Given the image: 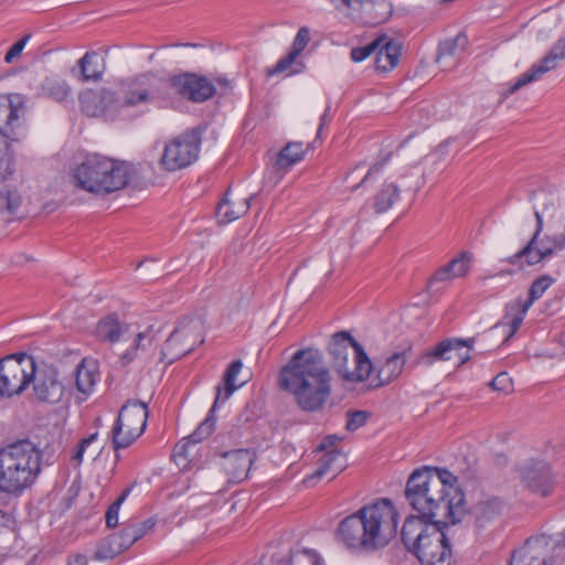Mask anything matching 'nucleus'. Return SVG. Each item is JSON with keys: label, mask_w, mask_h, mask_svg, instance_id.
<instances>
[{"label": "nucleus", "mask_w": 565, "mask_h": 565, "mask_svg": "<svg viewBox=\"0 0 565 565\" xmlns=\"http://www.w3.org/2000/svg\"><path fill=\"white\" fill-rule=\"evenodd\" d=\"M405 497L409 505L429 523L454 525L466 514L465 493L458 478L447 469H416L406 482Z\"/></svg>", "instance_id": "obj_1"}, {"label": "nucleus", "mask_w": 565, "mask_h": 565, "mask_svg": "<svg viewBox=\"0 0 565 565\" xmlns=\"http://www.w3.org/2000/svg\"><path fill=\"white\" fill-rule=\"evenodd\" d=\"M328 353L335 373L344 383H362L373 374L370 383L372 388L386 386L398 379L407 361L406 351H403L394 352L373 364L362 345L347 331L331 337Z\"/></svg>", "instance_id": "obj_2"}, {"label": "nucleus", "mask_w": 565, "mask_h": 565, "mask_svg": "<svg viewBox=\"0 0 565 565\" xmlns=\"http://www.w3.org/2000/svg\"><path fill=\"white\" fill-rule=\"evenodd\" d=\"M331 381L323 353L315 348L295 352L278 374L279 388L291 395L305 412L323 408L332 392Z\"/></svg>", "instance_id": "obj_3"}, {"label": "nucleus", "mask_w": 565, "mask_h": 565, "mask_svg": "<svg viewBox=\"0 0 565 565\" xmlns=\"http://www.w3.org/2000/svg\"><path fill=\"white\" fill-rule=\"evenodd\" d=\"M397 526L398 512L390 499L383 498L344 518L337 535L349 548L374 552L390 544Z\"/></svg>", "instance_id": "obj_4"}, {"label": "nucleus", "mask_w": 565, "mask_h": 565, "mask_svg": "<svg viewBox=\"0 0 565 565\" xmlns=\"http://www.w3.org/2000/svg\"><path fill=\"white\" fill-rule=\"evenodd\" d=\"M132 174L134 169L128 162L90 154L72 170L71 179L76 188L105 195L126 188Z\"/></svg>", "instance_id": "obj_5"}, {"label": "nucleus", "mask_w": 565, "mask_h": 565, "mask_svg": "<svg viewBox=\"0 0 565 565\" xmlns=\"http://www.w3.org/2000/svg\"><path fill=\"white\" fill-rule=\"evenodd\" d=\"M42 454L29 440L0 448V491L20 494L31 487L41 472Z\"/></svg>", "instance_id": "obj_6"}, {"label": "nucleus", "mask_w": 565, "mask_h": 565, "mask_svg": "<svg viewBox=\"0 0 565 565\" xmlns=\"http://www.w3.org/2000/svg\"><path fill=\"white\" fill-rule=\"evenodd\" d=\"M25 106L19 95H0V182L14 172V159L9 142H20L26 136Z\"/></svg>", "instance_id": "obj_7"}, {"label": "nucleus", "mask_w": 565, "mask_h": 565, "mask_svg": "<svg viewBox=\"0 0 565 565\" xmlns=\"http://www.w3.org/2000/svg\"><path fill=\"white\" fill-rule=\"evenodd\" d=\"M166 79L148 71L121 79L118 84L117 105L136 107L164 97Z\"/></svg>", "instance_id": "obj_8"}, {"label": "nucleus", "mask_w": 565, "mask_h": 565, "mask_svg": "<svg viewBox=\"0 0 565 565\" xmlns=\"http://www.w3.org/2000/svg\"><path fill=\"white\" fill-rule=\"evenodd\" d=\"M148 417L147 404L135 399L127 401L111 429L114 449H124L132 445L143 434Z\"/></svg>", "instance_id": "obj_9"}, {"label": "nucleus", "mask_w": 565, "mask_h": 565, "mask_svg": "<svg viewBox=\"0 0 565 565\" xmlns=\"http://www.w3.org/2000/svg\"><path fill=\"white\" fill-rule=\"evenodd\" d=\"M34 377L33 356L22 353L0 360V397L20 395Z\"/></svg>", "instance_id": "obj_10"}, {"label": "nucleus", "mask_w": 565, "mask_h": 565, "mask_svg": "<svg viewBox=\"0 0 565 565\" xmlns=\"http://www.w3.org/2000/svg\"><path fill=\"white\" fill-rule=\"evenodd\" d=\"M201 146V131L193 128L170 139L163 148L159 163L169 172L184 169L199 157Z\"/></svg>", "instance_id": "obj_11"}, {"label": "nucleus", "mask_w": 565, "mask_h": 565, "mask_svg": "<svg viewBox=\"0 0 565 565\" xmlns=\"http://www.w3.org/2000/svg\"><path fill=\"white\" fill-rule=\"evenodd\" d=\"M554 282L555 279L552 276L542 275L532 282L526 300L519 297L507 303L504 316L497 326L508 328L505 341L519 330L533 302L540 299Z\"/></svg>", "instance_id": "obj_12"}, {"label": "nucleus", "mask_w": 565, "mask_h": 565, "mask_svg": "<svg viewBox=\"0 0 565 565\" xmlns=\"http://www.w3.org/2000/svg\"><path fill=\"white\" fill-rule=\"evenodd\" d=\"M565 248V232L553 235H541L534 244L531 239L527 244L514 255L510 256L507 262L511 265H518L520 268L524 266H534L541 262L554 256L556 253Z\"/></svg>", "instance_id": "obj_13"}, {"label": "nucleus", "mask_w": 565, "mask_h": 565, "mask_svg": "<svg viewBox=\"0 0 565 565\" xmlns=\"http://www.w3.org/2000/svg\"><path fill=\"white\" fill-rule=\"evenodd\" d=\"M201 323L189 319L182 321L167 339L162 348V358L170 363L191 352L196 343H201Z\"/></svg>", "instance_id": "obj_14"}, {"label": "nucleus", "mask_w": 565, "mask_h": 565, "mask_svg": "<svg viewBox=\"0 0 565 565\" xmlns=\"http://www.w3.org/2000/svg\"><path fill=\"white\" fill-rule=\"evenodd\" d=\"M166 83L174 94L193 103H203L215 94V86L205 76L193 73L172 76Z\"/></svg>", "instance_id": "obj_15"}, {"label": "nucleus", "mask_w": 565, "mask_h": 565, "mask_svg": "<svg viewBox=\"0 0 565 565\" xmlns=\"http://www.w3.org/2000/svg\"><path fill=\"white\" fill-rule=\"evenodd\" d=\"M563 60H565V38L558 39L540 61L520 75L515 83L508 88L507 95L514 94L520 88L540 79L546 73L555 70Z\"/></svg>", "instance_id": "obj_16"}, {"label": "nucleus", "mask_w": 565, "mask_h": 565, "mask_svg": "<svg viewBox=\"0 0 565 565\" xmlns=\"http://www.w3.org/2000/svg\"><path fill=\"white\" fill-rule=\"evenodd\" d=\"M423 565H450L451 550L444 532L430 527L429 535L413 553Z\"/></svg>", "instance_id": "obj_17"}, {"label": "nucleus", "mask_w": 565, "mask_h": 565, "mask_svg": "<svg viewBox=\"0 0 565 565\" xmlns=\"http://www.w3.org/2000/svg\"><path fill=\"white\" fill-rule=\"evenodd\" d=\"M519 477L532 492L546 497L551 493L553 483L550 467L543 461H529L519 467Z\"/></svg>", "instance_id": "obj_18"}, {"label": "nucleus", "mask_w": 565, "mask_h": 565, "mask_svg": "<svg viewBox=\"0 0 565 565\" xmlns=\"http://www.w3.org/2000/svg\"><path fill=\"white\" fill-rule=\"evenodd\" d=\"M33 390L36 398L42 402L55 403L63 395V385L57 379L56 370L52 367L36 370L34 362Z\"/></svg>", "instance_id": "obj_19"}, {"label": "nucleus", "mask_w": 565, "mask_h": 565, "mask_svg": "<svg viewBox=\"0 0 565 565\" xmlns=\"http://www.w3.org/2000/svg\"><path fill=\"white\" fill-rule=\"evenodd\" d=\"M79 103L84 114L96 117L117 105L116 93L107 88L86 89L79 94Z\"/></svg>", "instance_id": "obj_20"}, {"label": "nucleus", "mask_w": 565, "mask_h": 565, "mask_svg": "<svg viewBox=\"0 0 565 565\" xmlns=\"http://www.w3.org/2000/svg\"><path fill=\"white\" fill-rule=\"evenodd\" d=\"M461 352L460 342L457 338H449L440 341L434 348L422 352L414 361L415 366L430 367L438 361L458 360Z\"/></svg>", "instance_id": "obj_21"}, {"label": "nucleus", "mask_w": 565, "mask_h": 565, "mask_svg": "<svg viewBox=\"0 0 565 565\" xmlns=\"http://www.w3.org/2000/svg\"><path fill=\"white\" fill-rule=\"evenodd\" d=\"M254 461V454L247 449H237L223 455L222 468L232 482L245 480Z\"/></svg>", "instance_id": "obj_22"}, {"label": "nucleus", "mask_w": 565, "mask_h": 565, "mask_svg": "<svg viewBox=\"0 0 565 565\" xmlns=\"http://www.w3.org/2000/svg\"><path fill=\"white\" fill-rule=\"evenodd\" d=\"M504 503L495 497L478 501L470 510V515L477 529H486L500 518Z\"/></svg>", "instance_id": "obj_23"}, {"label": "nucleus", "mask_w": 565, "mask_h": 565, "mask_svg": "<svg viewBox=\"0 0 565 565\" xmlns=\"http://www.w3.org/2000/svg\"><path fill=\"white\" fill-rule=\"evenodd\" d=\"M250 198L233 193L228 190L217 205V217L221 223H231L243 216L250 206Z\"/></svg>", "instance_id": "obj_24"}, {"label": "nucleus", "mask_w": 565, "mask_h": 565, "mask_svg": "<svg viewBox=\"0 0 565 565\" xmlns=\"http://www.w3.org/2000/svg\"><path fill=\"white\" fill-rule=\"evenodd\" d=\"M428 522L420 514L408 516L402 526V541L405 547L411 552L422 544L425 537L429 535L430 527L425 523Z\"/></svg>", "instance_id": "obj_25"}, {"label": "nucleus", "mask_w": 565, "mask_h": 565, "mask_svg": "<svg viewBox=\"0 0 565 565\" xmlns=\"http://www.w3.org/2000/svg\"><path fill=\"white\" fill-rule=\"evenodd\" d=\"M221 402V386H216V396L214 404L210 411V414L214 412L217 404ZM215 420L209 415L204 422H202L199 427L186 438H183L177 446L175 451L178 455L188 457L189 456V447L191 445H195L203 439L207 438L214 430Z\"/></svg>", "instance_id": "obj_26"}, {"label": "nucleus", "mask_w": 565, "mask_h": 565, "mask_svg": "<svg viewBox=\"0 0 565 565\" xmlns=\"http://www.w3.org/2000/svg\"><path fill=\"white\" fill-rule=\"evenodd\" d=\"M468 40L466 35L458 34L452 39L445 40L439 45L437 62L444 70L455 67L466 50Z\"/></svg>", "instance_id": "obj_27"}, {"label": "nucleus", "mask_w": 565, "mask_h": 565, "mask_svg": "<svg viewBox=\"0 0 565 565\" xmlns=\"http://www.w3.org/2000/svg\"><path fill=\"white\" fill-rule=\"evenodd\" d=\"M345 467L347 458L344 454L340 450L331 449L323 452V455L319 458L318 467L313 475L308 478V481L311 479H320L324 476H330V479H333Z\"/></svg>", "instance_id": "obj_28"}, {"label": "nucleus", "mask_w": 565, "mask_h": 565, "mask_svg": "<svg viewBox=\"0 0 565 565\" xmlns=\"http://www.w3.org/2000/svg\"><path fill=\"white\" fill-rule=\"evenodd\" d=\"M99 380L98 364L93 359H83L75 372V385L79 393L89 395Z\"/></svg>", "instance_id": "obj_29"}, {"label": "nucleus", "mask_w": 565, "mask_h": 565, "mask_svg": "<svg viewBox=\"0 0 565 565\" xmlns=\"http://www.w3.org/2000/svg\"><path fill=\"white\" fill-rule=\"evenodd\" d=\"M472 262V255L468 252L460 253L451 259L447 265L440 267L433 275V281H446L455 278L463 277L468 274Z\"/></svg>", "instance_id": "obj_30"}, {"label": "nucleus", "mask_w": 565, "mask_h": 565, "mask_svg": "<svg viewBox=\"0 0 565 565\" xmlns=\"http://www.w3.org/2000/svg\"><path fill=\"white\" fill-rule=\"evenodd\" d=\"M130 546V541H127L124 531L114 533L98 543L94 558L97 561L111 559Z\"/></svg>", "instance_id": "obj_31"}, {"label": "nucleus", "mask_w": 565, "mask_h": 565, "mask_svg": "<svg viewBox=\"0 0 565 565\" xmlns=\"http://www.w3.org/2000/svg\"><path fill=\"white\" fill-rule=\"evenodd\" d=\"M376 51L375 66L379 71L387 72L397 65L401 55L398 43L391 40H381Z\"/></svg>", "instance_id": "obj_32"}, {"label": "nucleus", "mask_w": 565, "mask_h": 565, "mask_svg": "<svg viewBox=\"0 0 565 565\" xmlns=\"http://www.w3.org/2000/svg\"><path fill=\"white\" fill-rule=\"evenodd\" d=\"M127 326L120 323L115 315H109L98 321L95 328V335L98 340L115 343L119 341Z\"/></svg>", "instance_id": "obj_33"}, {"label": "nucleus", "mask_w": 565, "mask_h": 565, "mask_svg": "<svg viewBox=\"0 0 565 565\" xmlns=\"http://www.w3.org/2000/svg\"><path fill=\"white\" fill-rule=\"evenodd\" d=\"M99 55L95 51H89L78 60L79 79L83 82H97L102 78L105 66L99 63Z\"/></svg>", "instance_id": "obj_34"}, {"label": "nucleus", "mask_w": 565, "mask_h": 565, "mask_svg": "<svg viewBox=\"0 0 565 565\" xmlns=\"http://www.w3.org/2000/svg\"><path fill=\"white\" fill-rule=\"evenodd\" d=\"M399 199V188L394 182H384L374 195V210L376 213L388 211Z\"/></svg>", "instance_id": "obj_35"}, {"label": "nucleus", "mask_w": 565, "mask_h": 565, "mask_svg": "<svg viewBox=\"0 0 565 565\" xmlns=\"http://www.w3.org/2000/svg\"><path fill=\"white\" fill-rule=\"evenodd\" d=\"M306 148L302 142H288L278 153L275 166L279 170H288L290 167L305 158Z\"/></svg>", "instance_id": "obj_36"}, {"label": "nucleus", "mask_w": 565, "mask_h": 565, "mask_svg": "<svg viewBox=\"0 0 565 565\" xmlns=\"http://www.w3.org/2000/svg\"><path fill=\"white\" fill-rule=\"evenodd\" d=\"M41 89L45 96L56 102H63L72 94L71 86L58 76L46 77L41 85Z\"/></svg>", "instance_id": "obj_37"}, {"label": "nucleus", "mask_w": 565, "mask_h": 565, "mask_svg": "<svg viewBox=\"0 0 565 565\" xmlns=\"http://www.w3.org/2000/svg\"><path fill=\"white\" fill-rule=\"evenodd\" d=\"M156 340V332L153 327H148L145 331L139 332L135 340L132 347L121 356V360L125 363L131 362L137 356L138 350H146L151 347Z\"/></svg>", "instance_id": "obj_38"}, {"label": "nucleus", "mask_w": 565, "mask_h": 565, "mask_svg": "<svg viewBox=\"0 0 565 565\" xmlns=\"http://www.w3.org/2000/svg\"><path fill=\"white\" fill-rule=\"evenodd\" d=\"M305 63L299 60V55L289 52L285 57L280 58L276 65L267 71V75L273 76L278 73H287L288 75L299 74L303 71Z\"/></svg>", "instance_id": "obj_39"}, {"label": "nucleus", "mask_w": 565, "mask_h": 565, "mask_svg": "<svg viewBox=\"0 0 565 565\" xmlns=\"http://www.w3.org/2000/svg\"><path fill=\"white\" fill-rule=\"evenodd\" d=\"M243 363L241 360L233 361L224 373V396H221V401H226L235 390L244 384V382L236 383V377L241 373Z\"/></svg>", "instance_id": "obj_40"}, {"label": "nucleus", "mask_w": 565, "mask_h": 565, "mask_svg": "<svg viewBox=\"0 0 565 565\" xmlns=\"http://www.w3.org/2000/svg\"><path fill=\"white\" fill-rule=\"evenodd\" d=\"M154 526V521L151 519L145 520L139 523H132L126 525L122 531L126 535L127 541H130V545L146 535Z\"/></svg>", "instance_id": "obj_41"}, {"label": "nucleus", "mask_w": 565, "mask_h": 565, "mask_svg": "<svg viewBox=\"0 0 565 565\" xmlns=\"http://www.w3.org/2000/svg\"><path fill=\"white\" fill-rule=\"evenodd\" d=\"M21 204V196L17 191H0V213L14 214Z\"/></svg>", "instance_id": "obj_42"}, {"label": "nucleus", "mask_w": 565, "mask_h": 565, "mask_svg": "<svg viewBox=\"0 0 565 565\" xmlns=\"http://www.w3.org/2000/svg\"><path fill=\"white\" fill-rule=\"evenodd\" d=\"M128 490L124 491L115 502H113L106 511V524L108 527H115L118 524V513L121 504L128 495Z\"/></svg>", "instance_id": "obj_43"}, {"label": "nucleus", "mask_w": 565, "mask_h": 565, "mask_svg": "<svg viewBox=\"0 0 565 565\" xmlns=\"http://www.w3.org/2000/svg\"><path fill=\"white\" fill-rule=\"evenodd\" d=\"M310 41V31L307 26H302L298 30L291 45V52H294V55H299L302 53V51L306 49Z\"/></svg>", "instance_id": "obj_44"}, {"label": "nucleus", "mask_w": 565, "mask_h": 565, "mask_svg": "<svg viewBox=\"0 0 565 565\" xmlns=\"http://www.w3.org/2000/svg\"><path fill=\"white\" fill-rule=\"evenodd\" d=\"M370 418V413L365 411H355L348 413V420L345 428L350 431H354L360 427L364 426Z\"/></svg>", "instance_id": "obj_45"}, {"label": "nucleus", "mask_w": 565, "mask_h": 565, "mask_svg": "<svg viewBox=\"0 0 565 565\" xmlns=\"http://www.w3.org/2000/svg\"><path fill=\"white\" fill-rule=\"evenodd\" d=\"M381 39H377L373 41L372 43L362 46V47H354L351 51V58L354 62H362L366 57H369L373 52L377 50L380 46Z\"/></svg>", "instance_id": "obj_46"}, {"label": "nucleus", "mask_w": 565, "mask_h": 565, "mask_svg": "<svg viewBox=\"0 0 565 565\" xmlns=\"http://www.w3.org/2000/svg\"><path fill=\"white\" fill-rule=\"evenodd\" d=\"M31 35L26 34L19 41H17L7 52L4 56L6 63H12L17 57H19L26 45L28 41L30 40Z\"/></svg>", "instance_id": "obj_47"}, {"label": "nucleus", "mask_w": 565, "mask_h": 565, "mask_svg": "<svg viewBox=\"0 0 565 565\" xmlns=\"http://www.w3.org/2000/svg\"><path fill=\"white\" fill-rule=\"evenodd\" d=\"M97 437H98V434L94 433V434L89 435L87 438L82 439L81 443L78 444L76 450L74 451L72 459L75 460L77 463H81L86 448L92 443H94L97 439Z\"/></svg>", "instance_id": "obj_48"}, {"label": "nucleus", "mask_w": 565, "mask_h": 565, "mask_svg": "<svg viewBox=\"0 0 565 565\" xmlns=\"http://www.w3.org/2000/svg\"><path fill=\"white\" fill-rule=\"evenodd\" d=\"M491 386L495 391L508 392L511 390L512 382L507 373H500L491 381Z\"/></svg>", "instance_id": "obj_49"}, {"label": "nucleus", "mask_w": 565, "mask_h": 565, "mask_svg": "<svg viewBox=\"0 0 565 565\" xmlns=\"http://www.w3.org/2000/svg\"><path fill=\"white\" fill-rule=\"evenodd\" d=\"M458 341L460 342L461 350L466 348V351L463 353H459L458 355V365L460 366L470 360V350L475 344V338H469L466 340L458 339Z\"/></svg>", "instance_id": "obj_50"}, {"label": "nucleus", "mask_w": 565, "mask_h": 565, "mask_svg": "<svg viewBox=\"0 0 565 565\" xmlns=\"http://www.w3.org/2000/svg\"><path fill=\"white\" fill-rule=\"evenodd\" d=\"M340 440V438L337 435H329L324 437L321 441V444L317 447L318 451H329L333 449L332 447Z\"/></svg>", "instance_id": "obj_51"}, {"label": "nucleus", "mask_w": 565, "mask_h": 565, "mask_svg": "<svg viewBox=\"0 0 565 565\" xmlns=\"http://www.w3.org/2000/svg\"><path fill=\"white\" fill-rule=\"evenodd\" d=\"M535 218H536V227L535 231L531 237V244H534L536 242V238L542 235L543 232V217L540 212H534Z\"/></svg>", "instance_id": "obj_52"}, {"label": "nucleus", "mask_w": 565, "mask_h": 565, "mask_svg": "<svg viewBox=\"0 0 565 565\" xmlns=\"http://www.w3.org/2000/svg\"><path fill=\"white\" fill-rule=\"evenodd\" d=\"M66 565H88V559L85 555L73 554L67 557Z\"/></svg>", "instance_id": "obj_53"}, {"label": "nucleus", "mask_w": 565, "mask_h": 565, "mask_svg": "<svg viewBox=\"0 0 565 565\" xmlns=\"http://www.w3.org/2000/svg\"><path fill=\"white\" fill-rule=\"evenodd\" d=\"M381 164H374L372 168L369 169L366 174L363 177L360 183L352 186V191L356 190L358 188L364 185L373 175V173L379 172L381 170Z\"/></svg>", "instance_id": "obj_54"}, {"label": "nucleus", "mask_w": 565, "mask_h": 565, "mask_svg": "<svg viewBox=\"0 0 565 565\" xmlns=\"http://www.w3.org/2000/svg\"><path fill=\"white\" fill-rule=\"evenodd\" d=\"M12 522V515L8 512L0 510V532H2L6 529H9Z\"/></svg>", "instance_id": "obj_55"}, {"label": "nucleus", "mask_w": 565, "mask_h": 565, "mask_svg": "<svg viewBox=\"0 0 565 565\" xmlns=\"http://www.w3.org/2000/svg\"><path fill=\"white\" fill-rule=\"evenodd\" d=\"M328 111H329V107L327 108V110L324 111V114L321 116L320 118V126L318 128V136L321 134V130L323 128V126L327 124L328 121Z\"/></svg>", "instance_id": "obj_56"}, {"label": "nucleus", "mask_w": 565, "mask_h": 565, "mask_svg": "<svg viewBox=\"0 0 565 565\" xmlns=\"http://www.w3.org/2000/svg\"><path fill=\"white\" fill-rule=\"evenodd\" d=\"M217 82H218L220 85H222L224 87H227L228 84H230V82L227 79H224V78L223 79H217Z\"/></svg>", "instance_id": "obj_57"}, {"label": "nucleus", "mask_w": 565, "mask_h": 565, "mask_svg": "<svg viewBox=\"0 0 565 565\" xmlns=\"http://www.w3.org/2000/svg\"><path fill=\"white\" fill-rule=\"evenodd\" d=\"M312 565H322V561L319 559L318 557L313 556Z\"/></svg>", "instance_id": "obj_58"}, {"label": "nucleus", "mask_w": 565, "mask_h": 565, "mask_svg": "<svg viewBox=\"0 0 565 565\" xmlns=\"http://www.w3.org/2000/svg\"><path fill=\"white\" fill-rule=\"evenodd\" d=\"M559 342L565 345V331L559 335Z\"/></svg>", "instance_id": "obj_59"}, {"label": "nucleus", "mask_w": 565, "mask_h": 565, "mask_svg": "<svg viewBox=\"0 0 565 565\" xmlns=\"http://www.w3.org/2000/svg\"><path fill=\"white\" fill-rule=\"evenodd\" d=\"M348 363H349V367H351V369H352V367H353V361H352V358H351V356H349V362H348Z\"/></svg>", "instance_id": "obj_60"}, {"label": "nucleus", "mask_w": 565, "mask_h": 565, "mask_svg": "<svg viewBox=\"0 0 565 565\" xmlns=\"http://www.w3.org/2000/svg\"><path fill=\"white\" fill-rule=\"evenodd\" d=\"M360 168H361V164H358V166H355V168H354V170H353V171H356V170H359Z\"/></svg>", "instance_id": "obj_61"}, {"label": "nucleus", "mask_w": 565, "mask_h": 565, "mask_svg": "<svg viewBox=\"0 0 565 565\" xmlns=\"http://www.w3.org/2000/svg\"><path fill=\"white\" fill-rule=\"evenodd\" d=\"M282 565H289V564H287V563H284Z\"/></svg>", "instance_id": "obj_62"}]
</instances>
